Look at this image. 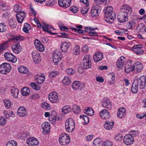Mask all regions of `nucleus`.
<instances>
[{"mask_svg":"<svg viewBox=\"0 0 146 146\" xmlns=\"http://www.w3.org/2000/svg\"><path fill=\"white\" fill-rule=\"evenodd\" d=\"M91 60V57L90 55L85 56L83 59V62L80 64V68L83 69L90 68L92 66Z\"/></svg>","mask_w":146,"mask_h":146,"instance_id":"nucleus-1","label":"nucleus"},{"mask_svg":"<svg viewBox=\"0 0 146 146\" xmlns=\"http://www.w3.org/2000/svg\"><path fill=\"white\" fill-rule=\"evenodd\" d=\"M146 79L145 76H141L139 78L136 76L134 78L133 82L139 87L140 89H142L145 86Z\"/></svg>","mask_w":146,"mask_h":146,"instance_id":"nucleus-2","label":"nucleus"},{"mask_svg":"<svg viewBox=\"0 0 146 146\" xmlns=\"http://www.w3.org/2000/svg\"><path fill=\"white\" fill-rule=\"evenodd\" d=\"M75 122L71 118L67 119L65 123V128L66 130L69 132H72L74 130L75 127Z\"/></svg>","mask_w":146,"mask_h":146,"instance_id":"nucleus-3","label":"nucleus"},{"mask_svg":"<svg viewBox=\"0 0 146 146\" xmlns=\"http://www.w3.org/2000/svg\"><path fill=\"white\" fill-rule=\"evenodd\" d=\"M11 69L10 64L7 63H3L0 65V73L3 74L8 73Z\"/></svg>","mask_w":146,"mask_h":146,"instance_id":"nucleus-4","label":"nucleus"},{"mask_svg":"<svg viewBox=\"0 0 146 146\" xmlns=\"http://www.w3.org/2000/svg\"><path fill=\"white\" fill-rule=\"evenodd\" d=\"M59 141L60 144L62 145H66L70 142V138L68 135L64 133L60 136Z\"/></svg>","mask_w":146,"mask_h":146,"instance_id":"nucleus-5","label":"nucleus"},{"mask_svg":"<svg viewBox=\"0 0 146 146\" xmlns=\"http://www.w3.org/2000/svg\"><path fill=\"white\" fill-rule=\"evenodd\" d=\"M52 56L53 62L55 65L60 61L62 57V55L61 52L57 50H54L53 52Z\"/></svg>","mask_w":146,"mask_h":146,"instance_id":"nucleus-6","label":"nucleus"},{"mask_svg":"<svg viewBox=\"0 0 146 146\" xmlns=\"http://www.w3.org/2000/svg\"><path fill=\"white\" fill-rule=\"evenodd\" d=\"M105 14L104 20L109 23H113L116 17L115 13L112 12L110 13H107Z\"/></svg>","mask_w":146,"mask_h":146,"instance_id":"nucleus-7","label":"nucleus"},{"mask_svg":"<svg viewBox=\"0 0 146 146\" xmlns=\"http://www.w3.org/2000/svg\"><path fill=\"white\" fill-rule=\"evenodd\" d=\"M120 12L128 17L132 14V9L128 5H124L121 6Z\"/></svg>","mask_w":146,"mask_h":146,"instance_id":"nucleus-8","label":"nucleus"},{"mask_svg":"<svg viewBox=\"0 0 146 146\" xmlns=\"http://www.w3.org/2000/svg\"><path fill=\"white\" fill-rule=\"evenodd\" d=\"M101 9V7L99 5H96L93 6L91 11V16L93 17L97 16Z\"/></svg>","mask_w":146,"mask_h":146,"instance_id":"nucleus-9","label":"nucleus"},{"mask_svg":"<svg viewBox=\"0 0 146 146\" xmlns=\"http://www.w3.org/2000/svg\"><path fill=\"white\" fill-rule=\"evenodd\" d=\"M4 57L6 60L12 63H15L17 61L16 58L13 54L9 52H5Z\"/></svg>","mask_w":146,"mask_h":146,"instance_id":"nucleus-10","label":"nucleus"},{"mask_svg":"<svg viewBox=\"0 0 146 146\" xmlns=\"http://www.w3.org/2000/svg\"><path fill=\"white\" fill-rule=\"evenodd\" d=\"M48 98L49 101L53 103H57L59 101L58 94L54 92L50 93L48 95Z\"/></svg>","mask_w":146,"mask_h":146,"instance_id":"nucleus-11","label":"nucleus"},{"mask_svg":"<svg viewBox=\"0 0 146 146\" xmlns=\"http://www.w3.org/2000/svg\"><path fill=\"white\" fill-rule=\"evenodd\" d=\"M134 141V139L133 136L130 134L126 135L123 139L124 143L127 145L132 144Z\"/></svg>","mask_w":146,"mask_h":146,"instance_id":"nucleus-12","label":"nucleus"},{"mask_svg":"<svg viewBox=\"0 0 146 146\" xmlns=\"http://www.w3.org/2000/svg\"><path fill=\"white\" fill-rule=\"evenodd\" d=\"M31 54L34 62L36 63H38L41 60L39 53L37 51H34L32 52Z\"/></svg>","mask_w":146,"mask_h":146,"instance_id":"nucleus-13","label":"nucleus"},{"mask_svg":"<svg viewBox=\"0 0 146 146\" xmlns=\"http://www.w3.org/2000/svg\"><path fill=\"white\" fill-rule=\"evenodd\" d=\"M11 48L13 51L16 54L19 53L21 51L22 49L19 42H18L13 44Z\"/></svg>","mask_w":146,"mask_h":146,"instance_id":"nucleus-14","label":"nucleus"},{"mask_svg":"<svg viewBox=\"0 0 146 146\" xmlns=\"http://www.w3.org/2000/svg\"><path fill=\"white\" fill-rule=\"evenodd\" d=\"M71 2V0H58V3L60 6L66 8L70 6Z\"/></svg>","mask_w":146,"mask_h":146,"instance_id":"nucleus-15","label":"nucleus"},{"mask_svg":"<svg viewBox=\"0 0 146 146\" xmlns=\"http://www.w3.org/2000/svg\"><path fill=\"white\" fill-rule=\"evenodd\" d=\"M26 142L29 146L37 145L39 143V141L34 137H29L27 139Z\"/></svg>","mask_w":146,"mask_h":146,"instance_id":"nucleus-16","label":"nucleus"},{"mask_svg":"<svg viewBox=\"0 0 146 146\" xmlns=\"http://www.w3.org/2000/svg\"><path fill=\"white\" fill-rule=\"evenodd\" d=\"M133 70L136 72H139L142 70L143 68L142 64L140 62H137L133 65Z\"/></svg>","mask_w":146,"mask_h":146,"instance_id":"nucleus-17","label":"nucleus"},{"mask_svg":"<svg viewBox=\"0 0 146 146\" xmlns=\"http://www.w3.org/2000/svg\"><path fill=\"white\" fill-rule=\"evenodd\" d=\"M16 17L18 23H21L22 22L25 17V12L21 11H19L17 13Z\"/></svg>","mask_w":146,"mask_h":146,"instance_id":"nucleus-18","label":"nucleus"},{"mask_svg":"<svg viewBox=\"0 0 146 146\" xmlns=\"http://www.w3.org/2000/svg\"><path fill=\"white\" fill-rule=\"evenodd\" d=\"M35 46L37 50L40 52H43L44 50V48L41 42L38 39L35 40L34 42Z\"/></svg>","mask_w":146,"mask_h":146,"instance_id":"nucleus-19","label":"nucleus"},{"mask_svg":"<svg viewBox=\"0 0 146 146\" xmlns=\"http://www.w3.org/2000/svg\"><path fill=\"white\" fill-rule=\"evenodd\" d=\"M100 115L102 118L105 119H109L110 117L109 112L106 109L102 110L100 112Z\"/></svg>","mask_w":146,"mask_h":146,"instance_id":"nucleus-20","label":"nucleus"},{"mask_svg":"<svg viewBox=\"0 0 146 146\" xmlns=\"http://www.w3.org/2000/svg\"><path fill=\"white\" fill-rule=\"evenodd\" d=\"M117 19L119 22L123 23L128 21V17L120 12L117 16Z\"/></svg>","mask_w":146,"mask_h":146,"instance_id":"nucleus-21","label":"nucleus"},{"mask_svg":"<svg viewBox=\"0 0 146 146\" xmlns=\"http://www.w3.org/2000/svg\"><path fill=\"white\" fill-rule=\"evenodd\" d=\"M132 48L133 51L137 54H142L143 51L140 45H136L133 46Z\"/></svg>","mask_w":146,"mask_h":146,"instance_id":"nucleus-22","label":"nucleus"},{"mask_svg":"<svg viewBox=\"0 0 146 146\" xmlns=\"http://www.w3.org/2000/svg\"><path fill=\"white\" fill-rule=\"evenodd\" d=\"M42 127L43 130V133L46 134L48 133L50 130V123L47 122H44L42 123Z\"/></svg>","mask_w":146,"mask_h":146,"instance_id":"nucleus-23","label":"nucleus"},{"mask_svg":"<svg viewBox=\"0 0 146 146\" xmlns=\"http://www.w3.org/2000/svg\"><path fill=\"white\" fill-rule=\"evenodd\" d=\"M131 62V61L129 60L125 64V71L127 73H129L131 71L133 70V66H132Z\"/></svg>","mask_w":146,"mask_h":146,"instance_id":"nucleus-24","label":"nucleus"},{"mask_svg":"<svg viewBox=\"0 0 146 146\" xmlns=\"http://www.w3.org/2000/svg\"><path fill=\"white\" fill-rule=\"evenodd\" d=\"M126 114L125 109L124 108H121L119 109L117 115L119 117L122 118L124 117Z\"/></svg>","mask_w":146,"mask_h":146,"instance_id":"nucleus-25","label":"nucleus"},{"mask_svg":"<svg viewBox=\"0 0 146 146\" xmlns=\"http://www.w3.org/2000/svg\"><path fill=\"white\" fill-rule=\"evenodd\" d=\"M102 106L109 110H111L112 108L111 103L110 101L108 99H106L103 101Z\"/></svg>","mask_w":146,"mask_h":146,"instance_id":"nucleus-26","label":"nucleus"},{"mask_svg":"<svg viewBox=\"0 0 146 146\" xmlns=\"http://www.w3.org/2000/svg\"><path fill=\"white\" fill-rule=\"evenodd\" d=\"M125 58L121 57L118 59L117 62V66L119 68L123 67L125 64Z\"/></svg>","mask_w":146,"mask_h":146,"instance_id":"nucleus-27","label":"nucleus"},{"mask_svg":"<svg viewBox=\"0 0 146 146\" xmlns=\"http://www.w3.org/2000/svg\"><path fill=\"white\" fill-rule=\"evenodd\" d=\"M103 57V54L99 52H96L93 56L94 61L96 62L101 60L102 59Z\"/></svg>","mask_w":146,"mask_h":146,"instance_id":"nucleus-28","label":"nucleus"},{"mask_svg":"<svg viewBox=\"0 0 146 146\" xmlns=\"http://www.w3.org/2000/svg\"><path fill=\"white\" fill-rule=\"evenodd\" d=\"M17 113L21 117H23L27 115L26 110L24 107H20L18 110Z\"/></svg>","mask_w":146,"mask_h":146,"instance_id":"nucleus-29","label":"nucleus"},{"mask_svg":"<svg viewBox=\"0 0 146 146\" xmlns=\"http://www.w3.org/2000/svg\"><path fill=\"white\" fill-rule=\"evenodd\" d=\"M114 124L113 121L111 122L106 121L104 125V127L106 129L110 130L113 127Z\"/></svg>","mask_w":146,"mask_h":146,"instance_id":"nucleus-30","label":"nucleus"},{"mask_svg":"<svg viewBox=\"0 0 146 146\" xmlns=\"http://www.w3.org/2000/svg\"><path fill=\"white\" fill-rule=\"evenodd\" d=\"M71 111V108L69 106H63L62 110V111L63 115L66 114L70 112Z\"/></svg>","mask_w":146,"mask_h":146,"instance_id":"nucleus-31","label":"nucleus"},{"mask_svg":"<svg viewBox=\"0 0 146 146\" xmlns=\"http://www.w3.org/2000/svg\"><path fill=\"white\" fill-rule=\"evenodd\" d=\"M70 46V44L67 43L66 42H63L61 46V49L63 52H66Z\"/></svg>","mask_w":146,"mask_h":146,"instance_id":"nucleus-32","label":"nucleus"},{"mask_svg":"<svg viewBox=\"0 0 146 146\" xmlns=\"http://www.w3.org/2000/svg\"><path fill=\"white\" fill-rule=\"evenodd\" d=\"M35 82L38 84H41L43 83L45 80V77L42 76H40L36 78L35 77Z\"/></svg>","mask_w":146,"mask_h":146,"instance_id":"nucleus-33","label":"nucleus"},{"mask_svg":"<svg viewBox=\"0 0 146 146\" xmlns=\"http://www.w3.org/2000/svg\"><path fill=\"white\" fill-rule=\"evenodd\" d=\"M84 111L85 114L88 115H92L94 113V111L91 107L86 108L84 110Z\"/></svg>","mask_w":146,"mask_h":146,"instance_id":"nucleus-34","label":"nucleus"},{"mask_svg":"<svg viewBox=\"0 0 146 146\" xmlns=\"http://www.w3.org/2000/svg\"><path fill=\"white\" fill-rule=\"evenodd\" d=\"M21 93L23 96H27L29 95L30 92L29 89L27 87L22 88L21 90Z\"/></svg>","mask_w":146,"mask_h":146,"instance_id":"nucleus-35","label":"nucleus"},{"mask_svg":"<svg viewBox=\"0 0 146 146\" xmlns=\"http://www.w3.org/2000/svg\"><path fill=\"white\" fill-rule=\"evenodd\" d=\"M8 24L11 28H15L17 26V23L13 19L9 20Z\"/></svg>","mask_w":146,"mask_h":146,"instance_id":"nucleus-36","label":"nucleus"},{"mask_svg":"<svg viewBox=\"0 0 146 146\" xmlns=\"http://www.w3.org/2000/svg\"><path fill=\"white\" fill-rule=\"evenodd\" d=\"M80 82L78 81H75L72 83V87L74 90L78 89L81 86Z\"/></svg>","mask_w":146,"mask_h":146,"instance_id":"nucleus-37","label":"nucleus"},{"mask_svg":"<svg viewBox=\"0 0 146 146\" xmlns=\"http://www.w3.org/2000/svg\"><path fill=\"white\" fill-rule=\"evenodd\" d=\"M11 94L14 98H16L18 96L19 91L16 88H13L11 90Z\"/></svg>","mask_w":146,"mask_h":146,"instance_id":"nucleus-38","label":"nucleus"},{"mask_svg":"<svg viewBox=\"0 0 146 146\" xmlns=\"http://www.w3.org/2000/svg\"><path fill=\"white\" fill-rule=\"evenodd\" d=\"M136 25V23L132 21H129L127 24V28L129 29H131L134 28Z\"/></svg>","mask_w":146,"mask_h":146,"instance_id":"nucleus-39","label":"nucleus"},{"mask_svg":"<svg viewBox=\"0 0 146 146\" xmlns=\"http://www.w3.org/2000/svg\"><path fill=\"white\" fill-rule=\"evenodd\" d=\"M19 71L21 73L26 74L28 72V69L24 66H21L18 69Z\"/></svg>","mask_w":146,"mask_h":146,"instance_id":"nucleus-40","label":"nucleus"},{"mask_svg":"<svg viewBox=\"0 0 146 146\" xmlns=\"http://www.w3.org/2000/svg\"><path fill=\"white\" fill-rule=\"evenodd\" d=\"M80 119H82V120H84V125H86L89 122V118L86 115H80Z\"/></svg>","mask_w":146,"mask_h":146,"instance_id":"nucleus-41","label":"nucleus"},{"mask_svg":"<svg viewBox=\"0 0 146 146\" xmlns=\"http://www.w3.org/2000/svg\"><path fill=\"white\" fill-rule=\"evenodd\" d=\"M139 86L133 82L131 89V92L133 93H136L138 91Z\"/></svg>","mask_w":146,"mask_h":146,"instance_id":"nucleus-42","label":"nucleus"},{"mask_svg":"<svg viewBox=\"0 0 146 146\" xmlns=\"http://www.w3.org/2000/svg\"><path fill=\"white\" fill-rule=\"evenodd\" d=\"M29 85L33 89L36 90H38L40 88V86L39 85L36 84L34 82H31Z\"/></svg>","mask_w":146,"mask_h":146,"instance_id":"nucleus-43","label":"nucleus"},{"mask_svg":"<svg viewBox=\"0 0 146 146\" xmlns=\"http://www.w3.org/2000/svg\"><path fill=\"white\" fill-rule=\"evenodd\" d=\"M70 78L68 76H66L64 77L62 80V83L65 85H67L71 82Z\"/></svg>","mask_w":146,"mask_h":146,"instance_id":"nucleus-44","label":"nucleus"},{"mask_svg":"<svg viewBox=\"0 0 146 146\" xmlns=\"http://www.w3.org/2000/svg\"><path fill=\"white\" fill-rule=\"evenodd\" d=\"M8 42L6 41L0 44V48L3 51L5 50L8 46Z\"/></svg>","mask_w":146,"mask_h":146,"instance_id":"nucleus-45","label":"nucleus"},{"mask_svg":"<svg viewBox=\"0 0 146 146\" xmlns=\"http://www.w3.org/2000/svg\"><path fill=\"white\" fill-rule=\"evenodd\" d=\"M73 111L75 113L78 114L80 111V109L79 106H78L75 105L73 106Z\"/></svg>","mask_w":146,"mask_h":146,"instance_id":"nucleus-46","label":"nucleus"},{"mask_svg":"<svg viewBox=\"0 0 146 146\" xmlns=\"http://www.w3.org/2000/svg\"><path fill=\"white\" fill-rule=\"evenodd\" d=\"M80 47L78 45L75 46L74 48L73 51V54L78 55L80 54Z\"/></svg>","mask_w":146,"mask_h":146,"instance_id":"nucleus-47","label":"nucleus"},{"mask_svg":"<svg viewBox=\"0 0 146 146\" xmlns=\"http://www.w3.org/2000/svg\"><path fill=\"white\" fill-rule=\"evenodd\" d=\"M102 141L100 138H96L93 141L94 146H100Z\"/></svg>","mask_w":146,"mask_h":146,"instance_id":"nucleus-48","label":"nucleus"},{"mask_svg":"<svg viewBox=\"0 0 146 146\" xmlns=\"http://www.w3.org/2000/svg\"><path fill=\"white\" fill-rule=\"evenodd\" d=\"M56 3V1L54 0H47L46 2V5L52 6Z\"/></svg>","mask_w":146,"mask_h":146,"instance_id":"nucleus-49","label":"nucleus"},{"mask_svg":"<svg viewBox=\"0 0 146 146\" xmlns=\"http://www.w3.org/2000/svg\"><path fill=\"white\" fill-rule=\"evenodd\" d=\"M6 146H17V143L14 140L9 141L6 144Z\"/></svg>","mask_w":146,"mask_h":146,"instance_id":"nucleus-50","label":"nucleus"},{"mask_svg":"<svg viewBox=\"0 0 146 146\" xmlns=\"http://www.w3.org/2000/svg\"><path fill=\"white\" fill-rule=\"evenodd\" d=\"M75 70L72 68L67 69L66 70V73L69 75H72L75 73Z\"/></svg>","mask_w":146,"mask_h":146,"instance_id":"nucleus-51","label":"nucleus"},{"mask_svg":"<svg viewBox=\"0 0 146 146\" xmlns=\"http://www.w3.org/2000/svg\"><path fill=\"white\" fill-rule=\"evenodd\" d=\"M4 102L5 106L6 108H9L11 107V104L9 100H4Z\"/></svg>","mask_w":146,"mask_h":146,"instance_id":"nucleus-52","label":"nucleus"},{"mask_svg":"<svg viewBox=\"0 0 146 146\" xmlns=\"http://www.w3.org/2000/svg\"><path fill=\"white\" fill-rule=\"evenodd\" d=\"M7 120L6 118L3 117H0V125L4 126L6 123Z\"/></svg>","mask_w":146,"mask_h":146,"instance_id":"nucleus-53","label":"nucleus"},{"mask_svg":"<svg viewBox=\"0 0 146 146\" xmlns=\"http://www.w3.org/2000/svg\"><path fill=\"white\" fill-rule=\"evenodd\" d=\"M42 107L44 109L48 110L50 109V106L47 102H44L42 104Z\"/></svg>","mask_w":146,"mask_h":146,"instance_id":"nucleus-54","label":"nucleus"},{"mask_svg":"<svg viewBox=\"0 0 146 146\" xmlns=\"http://www.w3.org/2000/svg\"><path fill=\"white\" fill-rule=\"evenodd\" d=\"M6 29V26L4 23H1L0 24V32H2L5 31Z\"/></svg>","mask_w":146,"mask_h":146,"instance_id":"nucleus-55","label":"nucleus"},{"mask_svg":"<svg viewBox=\"0 0 146 146\" xmlns=\"http://www.w3.org/2000/svg\"><path fill=\"white\" fill-rule=\"evenodd\" d=\"M113 8L111 6H109L105 8L104 11V12L105 14L107 13H110L113 11Z\"/></svg>","mask_w":146,"mask_h":146,"instance_id":"nucleus-56","label":"nucleus"},{"mask_svg":"<svg viewBox=\"0 0 146 146\" xmlns=\"http://www.w3.org/2000/svg\"><path fill=\"white\" fill-rule=\"evenodd\" d=\"M123 136L121 134L116 135L115 137V140L118 142H120L122 140Z\"/></svg>","mask_w":146,"mask_h":146,"instance_id":"nucleus-57","label":"nucleus"},{"mask_svg":"<svg viewBox=\"0 0 146 146\" xmlns=\"http://www.w3.org/2000/svg\"><path fill=\"white\" fill-rule=\"evenodd\" d=\"M21 7L18 4L14 5V10L15 12H18L21 11Z\"/></svg>","mask_w":146,"mask_h":146,"instance_id":"nucleus-58","label":"nucleus"},{"mask_svg":"<svg viewBox=\"0 0 146 146\" xmlns=\"http://www.w3.org/2000/svg\"><path fill=\"white\" fill-rule=\"evenodd\" d=\"M70 9L73 13H75L78 11V8L75 6L71 7L70 8Z\"/></svg>","mask_w":146,"mask_h":146,"instance_id":"nucleus-59","label":"nucleus"},{"mask_svg":"<svg viewBox=\"0 0 146 146\" xmlns=\"http://www.w3.org/2000/svg\"><path fill=\"white\" fill-rule=\"evenodd\" d=\"M59 74V72L57 71H53L51 72L49 74V76L50 77H55Z\"/></svg>","mask_w":146,"mask_h":146,"instance_id":"nucleus-60","label":"nucleus"},{"mask_svg":"<svg viewBox=\"0 0 146 146\" xmlns=\"http://www.w3.org/2000/svg\"><path fill=\"white\" fill-rule=\"evenodd\" d=\"M0 8L4 11L7 10V5L5 3H1L0 4Z\"/></svg>","mask_w":146,"mask_h":146,"instance_id":"nucleus-61","label":"nucleus"},{"mask_svg":"<svg viewBox=\"0 0 146 146\" xmlns=\"http://www.w3.org/2000/svg\"><path fill=\"white\" fill-rule=\"evenodd\" d=\"M110 75L111 76V81H110V84H113L115 83V74L113 72H111L110 73Z\"/></svg>","mask_w":146,"mask_h":146,"instance_id":"nucleus-62","label":"nucleus"},{"mask_svg":"<svg viewBox=\"0 0 146 146\" xmlns=\"http://www.w3.org/2000/svg\"><path fill=\"white\" fill-rule=\"evenodd\" d=\"M88 8L83 7L81 10V12L83 14H85L89 10Z\"/></svg>","mask_w":146,"mask_h":146,"instance_id":"nucleus-63","label":"nucleus"},{"mask_svg":"<svg viewBox=\"0 0 146 146\" xmlns=\"http://www.w3.org/2000/svg\"><path fill=\"white\" fill-rule=\"evenodd\" d=\"M103 146H112V143L108 141H107L104 143Z\"/></svg>","mask_w":146,"mask_h":146,"instance_id":"nucleus-64","label":"nucleus"}]
</instances>
